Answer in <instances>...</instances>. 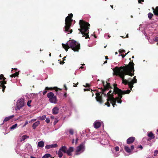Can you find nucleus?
Listing matches in <instances>:
<instances>
[{"mask_svg": "<svg viewBox=\"0 0 158 158\" xmlns=\"http://www.w3.org/2000/svg\"><path fill=\"white\" fill-rule=\"evenodd\" d=\"M48 98H49L50 102L56 104L57 102V100L56 96L52 92L48 93L47 95Z\"/></svg>", "mask_w": 158, "mask_h": 158, "instance_id": "39448f33", "label": "nucleus"}, {"mask_svg": "<svg viewBox=\"0 0 158 158\" xmlns=\"http://www.w3.org/2000/svg\"><path fill=\"white\" fill-rule=\"evenodd\" d=\"M101 125L100 122L98 120L95 122L94 123V127L96 128H99Z\"/></svg>", "mask_w": 158, "mask_h": 158, "instance_id": "1a4fd4ad", "label": "nucleus"}, {"mask_svg": "<svg viewBox=\"0 0 158 158\" xmlns=\"http://www.w3.org/2000/svg\"><path fill=\"white\" fill-rule=\"evenodd\" d=\"M78 140V138H77L76 139V143H77V141Z\"/></svg>", "mask_w": 158, "mask_h": 158, "instance_id": "8fccbe9b", "label": "nucleus"}, {"mask_svg": "<svg viewBox=\"0 0 158 158\" xmlns=\"http://www.w3.org/2000/svg\"><path fill=\"white\" fill-rule=\"evenodd\" d=\"M134 63L132 61H130L128 65H125L124 66H121L119 68L116 66L113 69L115 74L119 76L122 78V83L125 85L127 84L128 85L129 88L130 89V90L122 91L117 87L114 86L113 89V92H114L115 94H117L118 95L117 97L114 98L111 95V94H112L111 90H110V88L109 84L106 82V84L105 85L104 82L102 81V83L104 86V90H103V92L102 94L101 92L96 94V98L97 101L100 103L103 102L102 95L103 94L105 96L106 95L108 97L107 102L106 103V104L108 106H110V103L112 104L113 107H114V105H116L115 103L116 102L118 103H121L122 102L121 100V98L122 97V95L125 94H129L132 88L133 87L134 84L137 82V80L135 76L134 77L133 79H131V78H129L127 80L124 79L125 75H128L131 76H134Z\"/></svg>", "mask_w": 158, "mask_h": 158, "instance_id": "f257e3e1", "label": "nucleus"}, {"mask_svg": "<svg viewBox=\"0 0 158 158\" xmlns=\"http://www.w3.org/2000/svg\"><path fill=\"white\" fill-rule=\"evenodd\" d=\"M73 16V15L72 14H69V16H67L65 18V25L64 28V31L67 34L71 33L73 31L72 29H70L72 21L71 19Z\"/></svg>", "mask_w": 158, "mask_h": 158, "instance_id": "20e7f679", "label": "nucleus"}, {"mask_svg": "<svg viewBox=\"0 0 158 158\" xmlns=\"http://www.w3.org/2000/svg\"><path fill=\"white\" fill-rule=\"evenodd\" d=\"M36 120V119H32L31 120V121L34 122V121H35Z\"/></svg>", "mask_w": 158, "mask_h": 158, "instance_id": "09e8293b", "label": "nucleus"}, {"mask_svg": "<svg viewBox=\"0 0 158 158\" xmlns=\"http://www.w3.org/2000/svg\"><path fill=\"white\" fill-rule=\"evenodd\" d=\"M25 148L27 150H31L32 149L31 145L29 143L26 144Z\"/></svg>", "mask_w": 158, "mask_h": 158, "instance_id": "2eb2a0df", "label": "nucleus"}, {"mask_svg": "<svg viewBox=\"0 0 158 158\" xmlns=\"http://www.w3.org/2000/svg\"><path fill=\"white\" fill-rule=\"evenodd\" d=\"M57 154L58 156L60 158L61 157L63 156V154L62 152L60 149L58 152Z\"/></svg>", "mask_w": 158, "mask_h": 158, "instance_id": "4be33fe9", "label": "nucleus"}, {"mask_svg": "<svg viewBox=\"0 0 158 158\" xmlns=\"http://www.w3.org/2000/svg\"><path fill=\"white\" fill-rule=\"evenodd\" d=\"M51 156V155L49 154H46L42 157V158H48Z\"/></svg>", "mask_w": 158, "mask_h": 158, "instance_id": "b1692460", "label": "nucleus"}, {"mask_svg": "<svg viewBox=\"0 0 158 158\" xmlns=\"http://www.w3.org/2000/svg\"><path fill=\"white\" fill-rule=\"evenodd\" d=\"M49 89V88L48 87H46L45 89L43 91V95L45 94L47 92V90Z\"/></svg>", "mask_w": 158, "mask_h": 158, "instance_id": "a878e982", "label": "nucleus"}, {"mask_svg": "<svg viewBox=\"0 0 158 158\" xmlns=\"http://www.w3.org/2000/svg\"><path fill=\"white\" fill-rule=\"evenodd\" d=\"M119 52L120 53H125V51L124 50H122V49H120L119 50Z\"/></svg>", "mask_w": 158, "mask_h": 158, "instance_id": "f704fd0d", "label": "nucleus"}, {"mask_svg": "<svg viewBox=\"0 0 158 158\" xmlns=\"http://www.w3.org/2000/svg\"><path fill=\"white\" fill-rule=\"evenodd\" d=\"M62 152L64 153H66L67 148V147L65 146H62L59 149Z\"/></svg>", "mask_w": 158, "mask_h": 158, "instance_id": "ddd939ff", "label": "nucleus"}, {"mask_svg": "<svg viewBox=\"0 0 158 158\" xmlns=\"http://www.w3.org/2000/svg\"><path fill=\"white\" fill-rule=\"evenodd\" d=\"M148 17L150 19L152 18V17L153 16V15L152 14L149 13L148 14Z\"/></svg>", "mask_w": 158, "mask_h": 158, "instance_id": "bb28decb", "label": "nucleus"}, {"mask_svg": "<svg viewBox=\"0 0 158 158\" xmlns=\"http://www.w3.org/2000/svg\"><path fill=\"white\" fill-rule=\"evenodd\" d=\"M49 56H51V53H50L49 54Z\"/></svg>", "mask_w": 158, "mask_h": 158, "instance_id": "0e129e2a", "label": "nucleus"}, {"mask_svg": "<svg viewBox=\"0 0 158 158\" xmlns=\"http://www.w3.org/2000/svg\"><path fill=\"white\" fill-rule=\"evenodd\" d=\"M158 154V150H156L154 152V156H157V154Z\"/></svg>", "mask_w": 158, "mask_h": 158, "instance_id": "2f4dec72", "label": "nucleus"}, {"mask_svg": "<svg viewBox=\"0 0 158 158\" xmlns=\"http://www.w3.org/2000/svg\"><path fill=\"white\" fill-rule=\"evenodd\" d=\"M64 63V61H60V64H63Z\"/></svg>", "mask_w": 158, "mask_h": 158, "instance_id": "49530a36", "label": "nucleus"}, {"mask_svg": "<svg viewBox=\"0 0 158 158\" xmlns=\"http://www.w3.org/2000/svg\"><path fill=\"white\" fill-rule=\"evenodd\" d=\"M17 124L16 123L14 125H12L11 127L10 128V129L11 130H13L16 128L17 127Z\"/></svg>", "mask_w": 158, "mask_h": 158, "instance_id": "412c9836", "label": "nucleus"}, {"mask_svg": "<svg viewBox=\"0 0 158 158\" xmlns=\"http://www.w3.org/2000/svg\"><path fill=\"white\" fill-rule=\"evenodd\" d=\"M148 137H150V139H148V140L149 141L151 139H153L155 137L154 135L152 133V132H150L149 133H148Z\"/></svg>", "mask_w": 158, "mask_h": 158, "instance_id": "9b49d317", "label": "nucleus"}, {"mask_svg": "<svg viewBox=\"0 0 158 158\" xmlns=\"http://www.w3.org/2000/svg\"><path fill=\"white\" fill-rule=\"evenodd\" d=\"M137 148H140L141 149H142L143 148V147H142V145H140L139 146H138L137 147Z\"/></svg>", "mask_w": 158, "mask_h": 158, "instance_id": "a19ab883", "label": "nucleus"}, {"mask_svg": "<svg viewBox=\"0 0 158 158\" xmlns=\"http://www.w3.org/2000/svg\"><path fill=\"white\" fill-rule=\"evenodd\" d=\"M28 124V122H27V121H26L25 123L23 125V127H24L27 124Z\"/></svg>", "mask_w": 158, "mask_h": 158, "instance_id": "ea45409f", "label": "nucleus"}, {"mask_svg": "<svg viewBox=\"0 0 158 158\" xmlns=\"http://www.w3.org/2000/svg\"><path fill=\"white\" fill-rule=\"evenodd\" d=\"M132 58H134V56H132Z\"/></svg>", "mask_w": 158, "mask_h": 158, "instance_id": "774afa93", "label": "nucleus"}, {"mask_svg": "<svg viewBox=\"0 0 158 158\" xmlns=\"http://www.w3.org/2000/svg\"><path fill=\"white\" fill-rule=\"evenodd\" d=\"M126 37L128 38V34H127L126 35Z\"/></svg>", "mask_w": 158, "mask_h": 158, "instance_id": "052dcab7", "label": "nucleus"}, {"mask_svg": "<svg viewBox=\"0 0 158 158\" xmlns=\"http://www.w3.org/2000/svg\"><path fill=\"white\" fill-rule=\"evenodd\" d=\"M105 37L108 39L110 37V36L109 35H108L107 34H105L104 35Z\"/></svg>", "mask_w": 158, "mask_h": 158, "instance_id": "473e14b6", "label": "nucleus"}, {"mask_svg": "<svg viewBox=\"0 0 158 158\" xmlns=\"http://www.w3.org/2000/svg\"><path fill=\"white\" fill-rule=\"evenodd\" d=\"M60 57H61V54L60 55Z\"/></svg>", "mask_w": 158, "mask_h": 158, "instance_id": "338daca9", "label": "nucleus"}, {"mask_svg": "<svg viewBox=\"0 0 158 158\" xmlns=\"http://www.w3.org/2000/svg\"><path fill=\"white\" fill-rule=\"evenodd\" d=\"M111 8H113V6H111Z\"/></svg>", "mask_w": 158, "mask_h": 158, "instance_id": "69168bd1", "label": "nucleus"}, {"mask_svg": "<svg viewBox=\"0 0 158 158\" xmlns=\"http://www.w3.org/2000/svg\"><path fill=\"white\" fill-rule=\"evenodd\" d=\"M85 149L84 145L81 143L79 146L77 147L76 150V155H78L83 152Z\"/></svg>", "mask_w": 158, "mask_h": 158, "instance_id": "0eeeda50", "label": "nucleus"}, {"mask_svg": "<svg viewBox=\"0 0 158 158\" xmlns=\"http://www.w3.org/2000/svg\"><path fill=\"white\" fill-rule=\"evenodd\" d=\"M19 73L18 72H16L15 73L13 74L10 76V77H15L18 76Z\"/></svg>", "mask_w": 158, "mask_h": 158, "instance_id": "393cba45", "label": "nucleus"}, {"mask_svg": "<svg viewBox=\"0 0 158 158\" xmlns=\"http://www.w3.org/2000/svg\"><path fill=\"white\" fill-rule=\"evenodd\" d=\"M105 58H106V59H108V58L107 56H105Z\"/></svg>", "mask_w": 158, "mask_h": 158, "instance_id": "6e6d98bb", "label": "nucleus"}, {"mask_svg": "<svg viewBox=\"0 0 158 158\" xmlns=\"http://www.w3.org/2000/svg\"><path fill=\"white\" fill-rule=\"evenodd\" d=\"M40 124V122L38 121L35 123H34L32 125V127L34 129H35L36 127Z\"/></svg>", "mask_w": 158, "mask_h": 158, "instance_id": "dca6fc26", "label": "nucleus"}, {"mask_svg": "<svg viewBox=\"0 0 158 158\" xmlns=\"http://www.w3.org/2000/svg\"><path fill=\"white\" fill-rule=\"evenodd\" d=\"M66 44H62V47L64 48L66 51H67L69 48H71L74 51H78L80 49V44L75 40L69 41L67 42Z\"/></svg>", "mask_w": 158, "mask_h": 158, "instance_id": "f03ea898", "label": "nucleus"}, {"mask_svg": "<svg viewBox=\"0 0 158 158\" xmlns=\"http://www.w3.org/2000/svg\"><path fill=\"white\" fill-rule=\"evenodd\" d=\"M31 100H30L28 101L27 102V105L29 107L31 106L30 104L31 103Z\"/></svg>", "mask_w": 158, "mask_h": 158, "instance_id": "c9c22d12", "label": "nucleus"}, {"mask_svg": "<svg viewBox=\"0 0 158 158\" xmlns=\"http://www.w3.org/2000/svg\"><path fill=\"white\" fill-rule=\"evenodd\" d=\"M74 148L73 147H70L68 149V150H67L66 153L69 156H70L72 155V152L73 151Z\"/></svg>", "mask_w": 158, "mask_h": 158, "instance_id": "6e6552de", "label": "nucleus"}, {"mask_svg": "<svg viewBox=\"0 0 158 158\" xmlns=\"http://www.w3.org/2000/svg\"><path fill=\"white\" fill-rule=\"evenodd\" d=\"M135 138L134 137H130L127 140V143L130 144L133 143L135 140Z\"/></svg>", "mask_w": 158, "mask_h": 158, "instance_id": "9d476101", "label": "nucleus"}, {"mask_svg": "<svg viewBox=\"0 0 158 158\" xmlns=\"http://www.w3.org/2000/svg\"><path fill=\"white\" fill-rule=\"evenodd\" d=\"M28 138V136L26 135H24L21 138V141L24 140Z\"/></svg>", "mask_w": 158, "mask_h": 158, "instance_id": "5701e85b", "label": "nucleus"}, {"mask_svg": "<svg viewBox=\"0 0 158 158\" xmlns=\"http://www.w3.org/2000/svg\"><path fill=\"white\" fill-rule=\"evenodd\" d=\"M2 86L3 89H5L6 88V86L5 85H2V86Z\"/></svg>", "mask_w": 158, "mask_h": 158, "instance_id": "37998d69", "label": "nucleus"}, {"mask_svg": "<svg viewBox=\"0 0 158 158\" xmlns=\"http://www.w3.org/2000/svg\"><path fill=\"white\" fill-rule=\"evenodd\" d=\"M45 121L47 123H49L50 121L49 118H47L45 120Z\"/></svg>", "mask_w": 158, "mask_h": 158, "instance_id": "72a5a7b5", "label": "nucleus"}, {"mask_svg": "<svg viewBox=\"0 0 158 158\" xmlns=\"http://www.w3.org/2000/svg\"><path fill=\"white\" fill-rule=\"evenodd\" d=\"M84 91H86L88 90V89H84Z\"/></svg>", "mask_w": 158, "mask_h": 158, "instance_id": "603ef678", "label": "nucleus"}, {"mask_svg": "<svg viewBox=\"0 0 158 158\" xmlns=\"http://www.w3.org/2000/svg\"><path fill=\"white\" fill-rule=\"evenodd\" d=\"M84 68V67H83L81 66V67H80V68L81 69H82Z\"/></svg>", "mask_w": 158, "mask_h": 158, "instance_id": "864d4df0", "label": "nucleus"}, {"mask_svg": "<svg viewBox=\"0 0 158 158\" xmlns=\"http://www.w3.org/2000/svg\"><path fill=\"white\" fill-rule=\"evenodd\" d=\"M6 81H1V83L2 85H4V84H6Z\"/></svg>", "mask_w": 158, "mask_h": 158, "instance_id": "e433bc0d", "label": "nucleus"}, {"mask_svg": "<svg viewBox=\"0 0 158 158\" xmlns=\"http://www.w3.org/2000/svg\"><path fill=\"white\" fill-rule=\"evenodd\" d=\"M58 122V120L56 119H55V120L53 123L54 125L56 124Z\"/></svg>", "mask_w": 158, "mask_h": 158, "instance_id": "58836bf2", "label": "nucleus"}, {"mask_svg": "<svg viewBox=\"0 0 158 158\" xmlns=\"http://www.w3.org/2000/svg\"><path fill=\"white\" fill-rule=\"evenodd\" d=\"M69 133L71 135H73L74 133V131L72 129H70L69 130Z\"/></svg>", "mask_w": 158, "mask_h": 158, "instance_id": "cd10ccee", "label": "nucleus"}, {"mask_svg": "<svg viewBox=\"0 0 158 158\" xmlns=\"http://www.w3.org/2000/svg\"><path fill=\"white\" fill-rule=\"evenodd\" d=\"M59 109L57 107H55L52 109L53 114H57L58 113Z\"/></svg>", "mask_w": 158, "mask_h": 158, "instance_id": "4468645a", "label": "nucleus"}, {"mask_svg": "<svg viewBox=\"0 0 158 158\" xmlns=\"http://www.w3.org/2000/svg\"><path fill=\"white\" fill-rule=\"evenodd\" d=\"M101 143L102 144H105V143H103V142H102V141L101 142Z\"/></svg>", "mask_w": 158, "mask_h": 158, "instance_id": "680f3d73", "label": "nucleus"}, {"mask_svg": "<svg viewBox=\"0 0 158 158\" xmlns=\"http://www.w3.org/2000/svg\"><path fill=\"white\" fill-rule=\"evenodd\" d=\"M14 117V115H12L10 116L6 117L5 118L4 120V122L7 121H8L10 119Z\"/></svg>", "mask_w": 158, "mask_h": 158, "instance_id": "a211bd4d", "label": "nucleus"}, {"mask_svg": "<svg viewBox=\"0 0 158 158\" xmlns=\"http://www.w3.org/2000/svg\"><path fill=\"white\" fill-rule=\"evenodd\" d=\"M24 99L23 98L19 99L17 102L15 108L16 110H20L24 106Z\"/></svg>", "mask_w": 158, "mask_h": 158, "instance_id": "423d86ee", "label": "nucleus"}, {"mask_svg": "<svg viewBox=\"0 0 158 158\" xmlns=\"http://www.w3.org/2000/svg\"><path fill=\"white\" fill-rule=\"evenodd\" d=\"M51 148V145H47L45 146V148L48 149Z\"/></svg>", "mask_w": 158, "mask_h": 158, "instance_id": "7c9ffc66", "label": "nucleus"}, {"mask_svg": "<svg viewBox=\"0 0 158 158\" xmlns=\"http://www.w3.org/2000/svg\"><path fill=\"white\" fill-rule=\"evenodd\" d=\"M2 91L3 92H4V89H2Z\"/></svg>", "mask_w": 158, "mask_h": 158, "instance_id": "e2e57ef3", "label": "nucleus"}, {"mask_svg": "<svg viewBox=\"0 0 158 158\" xmlns=\"http://www.w3.org/2000/svg\"><path fill=\"white\" fill-rule=\"evenodd\" d=\"M155 41L156 42H158V37H156L155 39Z\"/></svg>", "mask_w": 158, "mask_h": 158, "instance_id": "79ce46f5", "label": "nucleus"}, {"mask_svg": "<svg viewBox=\"0 0 158 158\" xmlns=\"http://www.w3.org/2000/svg\"><path fill=\"white\" fill-rule=\"evenodd\" d=\"M152 9L153 10L154 14L156 16L158 15V6L156 7L155 9L154 7H152Z\"/></svg>", "mask_w": 158, "mask_h": 158, "instance_id": "f8f14e48", "label": "nucleus"}, {"mask_svg": "<svg viewBox=\"0 0 158 158\" xmlns=\"http://www.w3.org/2000/svg\"><path fill=\"white\" fill-rule=\"evenodd\" d=\"M46 118L45 115H43L42 116H40L38 117L39 119L41 120H44Z\"/></svg>", "mask_w": 158, "mask_h": 158, "instance_id": "aec40b11", "label": "nucleus"}, {"mask_svg": "<svg viewBox=\"0 0 158 158\" xmlns=\"http://www.w3.org/2000/svg\"><path fill=\"white\" fill-rule=\"evenodd\" d=\"M57 146V144L56 143L51 145V148H56Z\"/></svg>", "mask_w": 158, "mask_h": 158, "instance_id": "c85d7f7f", "label": "nucleus"}, {"mask_svg": "<svg viewBox=\"0 0 158 158\" xmlns=\"http://www.w3.org/2000/svg\"><path fill=\"white\" fill-rule=\"evenodd\" d=\"M124 149L125 151L128 153H130L131 152V149L128 146H125Z\"/></svg>", "mask_w": 158, "mask_h": 158, "instance_id": "6ab92c4d", "label": "nucleus"}, {"mask_svg": "<svg viewBox=\"0 0 158 158\" xmlns=\"http://www.w3.org/2000/svg\"><path fill=\"white\" fill-rule=\"evenodd\" d=\"M107 63V60H106L105 61V62H104L103 64H105L106 63Z\"/></svg>", "mask_w": 158, "mask_h": 158, "instance_id": "5fc2aeb1", "label": "nucleus"}, {"mask_svg": "<svg viewBox=\"0 0 158 158\" xmlns=\"http://www.w3.org/2000/svg\"><path fill=\"white\" fill-rule=\"evenodd\" d=\"M134 148V146L133 145H132L131 146V149H133Z\"/></svg>", "mask_w": 158, "mask_h": 158, "instance_id": "de8ad7c7", "label": "nucleus"}, {"mask_svg": "<svg viewBox=\"0 0 158 158\" xmlns=\"http://www.w3.org/2000/svg\"><path fill=\"white\" fill-rule=\"evenodd\" d=\"M141 1L143 2L144 1V0H139L138 1L139 3H141Z\"/></svg>", "mask_w": 158, "mask_h": 158, "instance_id": "a18cd8bd", "label": "nucleus"}, {"mask_svg": "<svg viewBox=\"0 0 158 158\" xmlns=\"http://www.w3.org/2000/svg\"><path fill=\"white\" fill-rule=\"evenodd\" d=\"M147 158H155L154 157H148Z\"/></svg>", "mask_w": 158, "mask_h": 158, "instance_id": "bf43d9fd", "label": "nucleus"}, {"mask_svg": "<svg viewBox=\"0 0 158 158\" xmlns=\"http://www.w3.org/2000/svg\"><path fill=\"white\" fill-rule=\"evenodd\" d=\"M44 142L43 141H40L38 143V146L40 148L43 147L44 146Z\"/></svg>", "mask_w": 158, "mask_h": 158, "instance_id": "f3484780", "label": "nucleus"}, {"mask_svg": "<svg viewBox=\"0 0 158 158\" xmlns=\"http://www.w3.org/2000/svg\"><path fill=\"white\" fill-rule=\"evenodd\" d=\"M115 150L117 152L119 151V148L118 147L116 146L115 148Z\"/></svg>", "mask_w": 158, "mask_h": 158, "instance_id": "4c0bfd02", "label": "nucleus"}, {"mask_svg": "<svg viewBox=\"0 0 158 158\" xmlns=\"http://www.w3.org/2000/svg\"><path fill=\"white\" fill-rule=\"evenodd\" d=\"M79 25L80 28L78 29V30L80 31L83 35H85L86 36L85 39H87L89 37L87 35L89 32V27H90V24L87 22H84L82 20H80L79 21Z\"/></svg>", "mask_w": 158, "mask_h": 158, "instance_id": "7ed1b4c3", "label": "nucleus"}, {"mask_svg": "<svg viewBox=\"0 0 158 158\" xmlns=\"http://www.w3.org/2000/svg\"><path fill=\"white\" fill-rule=\"evenodd\" d=\"M66 57V56H65V57H64V58H63V61H64V60H65V58Z\"/></svg>", "mask_w": 158, "mask_h": 158, "instance_id": "3c124183", "label": "nucleus"}, {"mask_svg": "<svg viewBox=\"0 0 158 158\" xmlns=\"http://www.w3.org/2000/svg\"><path fill=\"white\" fill-rule=\"evenodd\" d=\"M74 143V139H73V140H72V143Z\"/></svg>", "mask_w": 158, "mask_h": 158, "instance_id": "4d7b16f0", "label": "nucleus"}, {"mask_svg": "<svg viewBox=\"0 0 158 158\" xmlns=\"http://www.w3.org/2000/svg\"><path fill=\"white\" fill-rule=\"evenodd\" d=\"M6 79V78L4 77L3 75L1 74L0 76V79H3L4 80Z\"/></svg>", "mask_w": 158, "mask_h": 158, "instance_id": "c756f323", "label": "nucleus"}, {"mask_svg": "<svg viewBox=\"0 0 158 158\" xmlns=\"http://www.w3.org/2000/svg\"><path fill=\"white\" fill-rule=\"evenodd\" d=\"M14 69V70H17V69Z\"/></svg>", "mask_w": 158, "mask_h": 158, "instance_id": "13d9d810", "label": "nucleus"}, {"mask_svg": "<svg viewBox=\"0 0 158 158\" xmlns=\"http://www.w3.org/2000/svg\"><path fill=\"white\" fill-rule=\"evenodd\" d=\"M129 52H128L127 54H126L125 55H122V57L123 58L127 54V53Z\"/></svg>", "mask_w": 158, "mask_h": 158, "instance_id": "c03bdc74", "label": "nucleus"}]
</instances>
